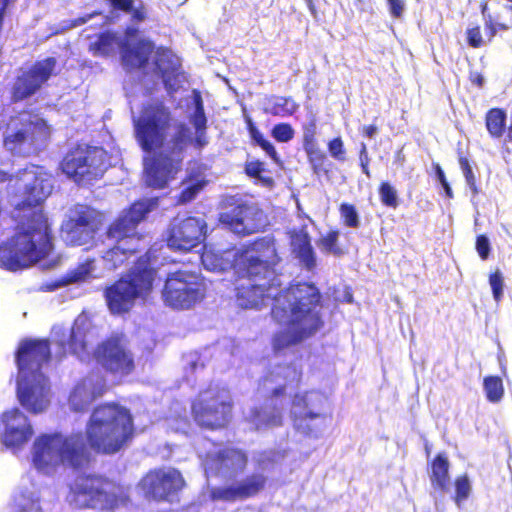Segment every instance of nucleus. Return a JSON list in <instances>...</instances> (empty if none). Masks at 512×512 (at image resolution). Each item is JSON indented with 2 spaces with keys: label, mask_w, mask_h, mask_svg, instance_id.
I'll return each mask as SVG.
<instances>
[{
  "label": "nucleus",
  "mask_w": 512,
  "mask_h": 512,
  "mask_svg": "<svg viewBox=\"0 0 512 512\" xmlns=\"http://www.w3.org/2000/svg\"><path fill=\"white\" fill-rule=\"evenodd\" d=\"M135 437L130 410L115 402L97 405L86 423L85 433L40 434L33 443L32 462L41 473L50 475L60 467L82 470L97 454L114 455L125 449Z\"/></svg>",
  "instance_id": "f257e3e1"
},
{
  "label": "nucleus",
  "mask_w": 512,
  "mask_h": 512,
  "mask_svg": "<svg viewBox=\"0 0 512 512\" xmlns=\"http://www.w3.org/2000/svg\"><path fill=\"white\" fill-rule=\"evenodd\" d=\"M195 109L190 122L195 129V137L191 138L190 129L185 123H178L174 134L164 145L165 132L170 126L171 113L162 102L148 104L142 116L135 122V133L138 143L145 152L156 148L149 163L145 166V183L153 189H164L182 170L185 151L189 144L202 150L209 143L207 136V117L199 92H195Z\"/></svg>",
  "instance_id": "f03ea898"
},
{
  "label": "nucleus",
  "mask_w": 512,
  "mask_h": 512,
  "mask_svg": "<svg viewBox=\"0 0 512 512\" xmlns=\"http://www.w3.org/2000/svg\"><path fill=\"white\" fill-rule=\"evenodd\" d=\"M25 184L22 199L16 204V232L0 251V266L10 271L27 268L47 258L54 250L53 229L42 204L51 194L52 176L41 166L28 165L15 176Z\"/></svg>",
  "instance_id": "7ed1b4c3"
},
{
  "label": "nucleus",
  "mask_w": 512,
  "mask_h": 512,
  "mask_svg": "<svg viewBox=\"0 0 512 512\" xmlns=\"http://www.w3.org/2000/svg\"><path fill=\"white\" fill-rule=\"evenodd\" d=\"M322 294L314 283L300 281L290 283L273 296L271 317L286 327L277 332L272 340L275 352L295 346L313 337L324 326L319 308Z\"/></svg>",
  "instance_id": "20e7f679"
},
{
  "label": "nucleus",
  "mask_w": 512,
  "mask_h": 512,
  "mask_svg": "<svg viewBox=\"0 0 512 512\" xmlns=\"http://www.w3.org/2000/svg\"><path fill=\"white\" fill-rule=\"evenodd\" d=\"M50 360L48 339L27 338L19 343L15 353L19 373L16 392L20 404L30 413H41L49 404L48 379L41 370Z\"/></svg>",
  "instance_id": "39448f33"
},
{
  "label": "nucleus",
  "mask_w": 512,
  "mask_h": 512,
  "mask_svg": "<svg viewBox=\"0 0 512 512\" xmlns=\"http://www.w3.org/2000/svg\"><path fill=\"white\" fill-rule=\"evenodd\" d=\"M201 263L211 272H223L233 267L240 277L252 280L265 279L276 272L281 262L276 240L273 236H262L240 247L233 259L224 256V253L204 248L201 254Z\"/></svg>",
  "instance_id": "423d86ee"
},
{
  "label": "nucleus",
  "mask_w": 512,
  "mask_h": 512,
  "mask_svg": "<svg viewBox=\"0 0 512 512\" xmlns=\"http://www.w3.org/2000/svg\"><path fill=\"white\" fill-rule=\"evenodd\" d=\"M67 498L77 509L114 511L130 502V488L103 473H84L69 485Z\"/></svg>",
  "instance_id": "0eeeda50"
},
{
  "label": "nucleus",
  "mask_w": 512,
  "mask_h": 512,
  "mask_svg": "<svg viewBox=\"0 0 512 512\" xmlns=\"http://www.w3.org/2000/svg\"><path fill=\"white\" fill-rule=\"evenodd\" d=\"M157 276L148 253L138 256L126 277H121L106 287L104 297L109 311L114 315L128 313L137 298L147 297Z\"/></svg>",
  "instance_id": "6e6552de"
},
{
  "label": "nucleus",
  "mask_w": 512,
  "mask_h": 512,
  "mask_svg": "<svg viewBox=\"0 0 512 512\" xmlns=\"http://www.w3.org/2000/svg\"><path fill=\"white\" fill-rule=\"evenodd\" d=\"M110 157L101 147L76 144L59 163L61 172L78 186H90L100 180L110 166Z\"/></svg>",
  "instance_id": "1a4fd4ad"
},
{
  "label": "nucleus",
  "mask_w": 512,
  "mask_h": 512,
  "mask_svg": "<svg viewBox=\"0 0 512 512\" xmlns=\"http://www.w3.org/2000/svg\"><path fill=\"white\" fill-rule=\"evenodd\" d=\"M326 403V396L318 390L296 393L292 405L298 410L291 415L294 430L305 438L321 436L332 419V415L324 411Z\"/></svg>",
  "instance_id": "9d476101"
},
{
  "label": "nucleus",
  "mask_w": 512,
  "mask_h": 512,
  "mask_svg": "<svg viewBox=\"0 0 512 512\" xmlns=\"http://www.w3.org/2000/svg\"><path fill=\"white\" fill-rule=\"evenodd\" d=\"M8 132L3 137V146L13 154L24 150L38 152L46 146L51 137V129L46 120L29 115L12 117Z\"/></svg>",
  "instance_id": "9b49d317"
},
{
  "label": "nucleus",
  "mask_w": 512,
  "mask_h": 512,
  "mask_svg": "<svg viewBox=\"0 0 512 512\" xmlns=\"http://www.w3.org/2000/svg\"><path fill=\"white\" fill-rule=\"evenodd\" d=\"M206 285L197 273L177 270L169 273L162 289L164 302L171 308L186 310L205 298Z\"/></svg>",
  "instance_id": "f8f14e48"
},
{
  "label": "nucleus",
  "mask_w": 512,
  "mask_h": 512,
  "mask_svg": "<svg viewBox=\"0 0 512 512\" xmlns=\"http://www.w3.org/2000/svg\"><path fill=\"white\" fill-rule=\"evenodd\" d=\"M103 215L95 208L75 204L60 227L61 236L69 246H83L95 239L102 228Z\"/></svg>",
  "instance_id": "ddd939ff"
},
{
  "label": "nucleus",
  "mask_w": 512,
  "mask_h": 512,
  "mask_svg": "<svg viewBox=\"0 0 512 512\" xmlns=\"http://www.w3.org/2000/svg\"><path fill=\"white\" fill-rule=\"evenodd\" d=\"M233 404L218 392L206 389L200 391L191 402V416L203 429L219 430L225 428L232 417Z\"/></svg>",
  "instance_id": "4468645a"
},
{
  "label": "nucleus",
  "mask_w": 512,
  "mask_h": 512,
  "mask_svg": "<svg viewBox=\"0 0 512 512\" xmlns=\"http://www.w3.org/2000/svg\"><path fill=\"white\" fill-rule=\"evenodd\" d=\"M138 486L146 499L157 503H171L186 487V480L177 468L159 467L148 470Z\"/></svg>",
  "instance_id": "2eb2a0df"
},
{
  "label": "nucleus",
  "mask_w": 512,
  "mask_h": 512,
  "mask_svg": "<svg viewBox=\"0 0 512 512\" xmlns=\"http://www.w3.org/2000/svg\"><path fill=\"white\" fill-rule=\"evenodd\" d=\"M221 205L218 221L235 234L248 236L262 229V211L255 205L232 195L225 197Z\"/></svg>",
  "instance_id": "dca6fc26"
},
{
  "label": "nucleus",
  "mask_w": 512,
  "mask_h": 512,
  "mask_svg": "<svg viewBox=\"0 0 512 512\" xmlns=\"http://www.w3.org/2000/svg\"><path fill=\"white\" fill-rule=\"evenodd\" d=\"M207 229V223L202 218L174 217L166 230L165 241L173 251L188 252L206 239Z\"/></svg>",
  "instance_id": "f3484780"
},
{
  "label": "nucleus",
  "mask_w": 512,
  "mask_h": 512,
  "mask_svg": "<svg viewBox=\"0 0 512 512\" xmlns=\"http://www.w3.org/2000/svg\"><path fill=\"white\" fill-rule=\"evenodd\" d=\"M93 357L98 365L113 375L127 376L135 369L133 355L118 335H111L101 341L95 347Z\"/></svg>",
  "instance_id": "a211bd4d"
},
{
  "label": "nucleus",
  "mask_w": 512,
  "mask_h": 512,
  "mask_svg": "<svg viewBox=\"0 0 512 512\" xmlns=\"http://www.w3.org/2000/svg\"><path fill=\"white\" fill-rule=\"evenodd\" d=\"M150 210V204L135 201L107 226V238L117 243L140 245L142 236L137 232V227Z\"/></svg>",
  "instance_id": "6ab92c4d"
},
{
  "label": "nucleus",
  "mask_w": 512,
  "mask_h": 512,
  "mask_svg": "<svg viewBox=\"0 0 512 512\" xmlns=\"http://www.w3.org/2000/svg\"><path fill=\"white\" fill-rule=\"evenodd\" d=\"M56 63L54 57H47L36 61L30 68L22 71L15 78L11 88V102L18 103L36 94L53 75Z\"/></svg>",
  "instance_id": "aec40b11"
},
{
  "label": "nucleus",
  "mask_w": 512,
  "mask_h": 512,
  "mask_svg": "<svg viewBox=\"0 0 512 512\" xmlns=\"http://www.w3.org/2000/svg\"><path fill=\"white\" fill-rule=\"evenodd\" d=\"M302 371L292 363L278 365L277 370L268 371L258 381V391L270 402L285 398L289 384L299 385Z\"/></svg>",
  "instance_id": "412c9836"
},
{
  "label": "nucleus",
  "mask_w": 512,
  "mask_h": 512,
  "mask_svg": "<svg viewBox=\"0 0 512 512\" xmlns=\"http://www.w3.org/2000/svg\"><path fill=\"white\" fill-rule=\"evenodd\" d=\"M267 481L263 473H251L235 485L212 487L209 499L214 502H235L254 498L265 490Z\"/></svg>",
  "instance_id": "4be33fe9"
},
{
  "label": "nucleus",
  "mask_w": 512,
  "mask_h": 512,
  "mask_svg": "<svg viewBox=\"0 0 512 512\" xmlns=\"http://www.w3.org/2000/svg\"><path fill=\"white\" fill-rule=\"evenodd\" d=\"M248 464L246 452L240 448L227 446L205 457V469L214 476H225L242 472Z\"/></svg>",
  "instance_id": "5701e85b"
},
{
  "label": "nucleus",
  "mask_w": 512,
  "mask_h": 512,
  "mask_svg": "<svg viewBox=\"0 0 512 512\" xmlns=\"http://www.w3.org/2000/svg\"><path fill=\"white\" fill-rule=\"evenodd\" d=\"M4 424L2 442L9 448H20L33 435V428L28 417L18 408H13L1 415Z\"/></svg>",
  "instance_id": "b1692460"
},
{
  "label": "nucleus",
  "mask_w": 512,
  "mask_h": 512,
  "mask_svg": "<svg viewBox=\"0 0 512 512\" xmlns=\"http://www.w3.org/2000/svg\"><path fill=\"white\" fill-rule=\"evenodd\" d=\"M153 64L162 78L163 85L169 94L177 92L181 87V63L179 58L168 47L160 46L154 50Z\"/></svg>",
  "instance_id": "393cba45"
},
{
  "label": "nucleus",
  "mask_w": 512,
  "mask_h": 512,
  "mask_svg": "<svg viewBox=\"0 0 512 512\" xmlns=\"http://www.w3.org/2000/svg\"><path fill=\"white\" fill-rule=\"evenodd\" d=\"M302 147L307 156L308 163L313 173L327 174V156L321 150L317 140V121L313 117L308 122L302 124Z\"/></svg>",
  "instance_id": "a878e982"
},
{
  "label": "nucleus",
  "mask_w": 512,
  "mask_h": 512,
  "mask_svg": "<svg viewBox=\"0 0 512 512\" xmlns=\"http://www.w3.org/2000/svg\"><path fill=\"white\" fill-rule=\"evenodd\" d=\"M155 50V44L149 39H139L134 45L124 42L121 45L122 65L128 71L144 69L148 66Z\"/></svg>",
  "instance_id": "bb28decb"
},
{
  "label": "nucleus",
  "mask_w": 512,
  "mask_h": 512,
  "mask_svg": "<svg viewBox=\"0 0 512 512\" xmlns=\"http://www.w3.org/2000/svg\"><path fill=\"white\" fill-rule=\"evenodd\" d=\"M275 272L265 279L252 280L253 283L241 285L236 288V297L239 305L245 309L260 308L265 305L266 301L272 297L270 294L271 284L268 280Z\"/></svg>",
  "instance_id": "cd10ccee"
},
{
  "label": "nucleus",
  "mask_w": 512,
  "mask_h": 512,
  "mask_svg": "<svg viewBox=\"0 0 512 512\" xmlns=\"http://www.w3.org/2000/svg\"><path fill=\"white\" fill-rule=\"evenodd\" d=\"M106 386L104 383L95 384L90 379H82L71 391L68 402L74 412L86 411L91 403L104 395Z\"/></svg>",
  "instance_id": "c85d7f7f"
},
{
  "label": "nucleus",
  "mask_w": 512,
  "mask_h": 512,
  "mask_svg": "<svg viewBox=\"0 0 512 512\" xmlns=\"http://www.w3.org/2000/svg\"><path fill=\"white\" fill-rule=\"evenodd\" d=\"M57 356L75 355L79 358L87 354V329L80 325H73L68 332H62L57 341Z\"/></svg>",
  "instance_id": "c756f323"
},
{
  "label": "nucleus",
  "mask_w": 512,
  "mask_h": 512,
  "mask_svg": "<svg viewBox=\"0 0 512 512\" xmlns=\"http://www.w3.org/2000/svg\"><path fill=\"white\" fill-rule=\"evenodd\" d=\"M109 5L116 11H121L130 15V25L124 29L126 39L135 38L140 31L137 25L148 19V7L143 1L135 5L134 0H107Z\"/></svg>",
  "instance_id": "7c9ffc66"
},
{
  "label": "nucleus",
  "mask_w": 512,
  "mask_h": 512,
  "mask_svg": "<svg viewBox=\"0 0 512 512\" xmlns=\"http://www.w3.org/2000/svg\"><path fill=\"white\" fill-rule=\"evenodd\" d=\"M292 251L307 270L316 266L315 252L311 244V237L306 229H293L288 233Z\"/></svg>",
  "instance_id": "2f4dec72"
},
{
  "label": "nucleus",
  "mask_w": 512,
  "mask_h": 512,
  "mask_svg": "<svg viewBox=\"0 0 512 512\" xmlns=\"http://www.w3.org/2000/svg\"><path fill=\"white\" fill-rule=\"evenodd\" d=\"M248 423L256 431L278 428L284 424L282 408L273 405L270 408L255 407L247 418Z\"/></svg>",
  "instance_id": "473e14b6"
},
{
  "label": "nucleus",
  "mask_w": 512,
  "mask_h": 512,
  "mask_svg": "<svg viewBox=\"0 0 512 512\" xmlns=\"http://www.w3.org/2000/svg\"><path fill=\"white\" fill-rule=\"evenodd\" d=\"M450 462L446 452L437 453L428 463V475L431 486L445 492L450 484Z\"/></svg>",
  "instance_id": "72a5a7b5"
},
{
  "label": "nucleus",
  "mask_w": 512,
  "mask_h": 512,
  "mask_svg": "<svg viewBox=\"0 0 512 512\" xmlns=\"http://www.w3.org/2000/svg\"><path fill=\"white\" fill-rule=\"evenodd\" d=\"M140 251V245H136L135 243L124 244L115 242V245L109 248L102 258L107 268L114 270L126 266L130 262V259L136 256Z\"/></svg>",
  "instance_id": "f704fd0d"
},
{
  "label": "nucleus",
  "mask_w": 512,
  "mask_h": 512,
  "mask_svg": "<svg viewBox=\"0 0 512 512\" xmlns=\"http://www.w3.org/2000/svg\"><path fill=\"white\" fill-rule=\"evenodd\" d=\"M94 259L88 258L85 261L77 264L74 268L68 270L64 275L58 278L55 282L48 285V290H54L59 287L67 286L70 284L83 283L88 280L93 270Z\"/></svg>",
  "instance_id": "c9c22d12"
},
{
  "label": "nucleus",
  "mask_w": 512,
  "mask_h": 512,
  "mask_svg": "<svg viewBox=\"0 0 512 512\" xmlns=\"http://www.w3.org/2000/svg\"><path fill=\"white\" fill-rule=\"evenodd\" d=\"M341 231L331 228L317 240V246L326 254L342 257L348 253V246L340 243Z\"/></svg>",
  "instance_id": "e433bc0d"
},
{
  "label": "nucleus",
  "mask_w": 512,
  "mask_h": 512,
  "mask_svg": "<svg viewBox=\"0 0 512 512\" xmlns=\"http://www.w3.org/2000/svg\"><path fill=\"white\" fill-rule=\"evenodd\" d=\"M507 115L504 109L494 107L485 114V126L492 138H501L506 130Z\"/></svg>",
  "instance_id": "4c0bfd02"
},
{
  "label": "nucleus",
  "mask_w": 512,
  "mask_h": 512,
  "mask_svg": "<svg viewBox=\"0 0 512 512\" xmlns=\"http://www.w3.org/2000/svg\"><path fill=\"white\" fill-rule=\"evenodd\" d=\"M267 111L273 116L289 117L299 108L298 103L291 96H272L268 99Z\"/></svg>",
  "instance_id": "58836bf2"
},
{
  "label": "nucleus",
  "mask_w": 512,
  "mask_h": 512,
  "mask_svg": "<svg viewBox=\"0 0 512 512\" xmlns=\"http://www.w3.org/2000/svg\"><path fill=\"white\" fill-rule=\"evenodd\" d=\"M118 37L113 31H104L98 34L96 40L89 45V50L95 56L106 57L114 50Z\"/></svg>",
  "instance_id": "ea45409f"
},
{
  "label": "nucleus",
  "mask_w": 512,
  "mask_h": 512,
  "mask_svg": "<svg viewBox=\"0 0 512 512\" xmlns=\"http://www.w3.org/2000/svg\"><path fill=\"white\" fill-rule=\"evenodd\" d=\"M483 390L488 402L496 404L502 401L505 395L503 381L498 375H488L483 378Z\"/></svg>",
  "instance_id": "a19ab883"
},
{
  "label": "nucleus",
  "mask_w": 512,
  "mask_h": 512,
  "mask_svg": "<svg viewBox=\"0 0 512 512\" xmlns=\"http://www.w3.org/2000/svg\"><path fill=\"white\" fill-rule=\"evenodd\" d=\"M245 122L247 131L253 142L259 147H261L266 152V154L269 157H271L275 162H278L279 157L275 147L273 146L272 143H270L267 139L264 138L263 134L259 131L251 117L246 116Z\"/></svg>",
  "instance_id": "79ce46f5"
},
{
  "label": "nucleus",
  "mask_w": 512,
  "mask_h": 512,
  "mask_svg": "<svg viewBox=\"0 0 512 512\" xmlns=\"http://www.w3.org/2000/svg\"><path fill=\"white\" fill-rule=\"evenodd\" d=\"M265 170V164L260 160L246 162L244 165V172L248 177L258 179L264 187L272 188L275 181L271 176L262 175Z\"/></svg>",
  "instance_id": "37998d69"
},
{
  "label": "nucleus",
  "mask_w": 512,
  "mask_h": 512,
  "mask_svg": "<svg viewBox=\"0 0 512 512\" xmlns=\"http://www.w3.org/2000/svg\"><path fill=\"white\" fill-rule=\"evenodd\" d=\"M341 223L344 227L357 229L361 225L360 216L356 206L352 203L342 202L338 207Z\"/></svg>",
  "instance_id": "c03bdc74"
},
{
  "label": "nucleus",
  "mask_w": 512,
  "mask_h": 512,
  "mask_svg": "<svg viewBox=\"0 0 512 512\" xmlns=\"http://www.w3.org/2000/svg\"><path fill=\"white\" fill-rule=\"evenodd\" d=\"M378 194L382 205L396 209L399 206L397 190L388 181H382L378 186Z\"/></svg>",
  "instance_id": "a18cd8bd"
},
{
  "label": "nucleus",
  "mask_w": 512,
  "mask_h": 512,
  "mask_svg": "<svg viewBox=\"0 0 512 512\" xmlns=\"http://www.w3.org/2000/svg\"><path fill=\"white\" fill-rule=\"evenodd\" d=\"M207 181L203 179H197L195 181L190 182L186 187H184L181 192L177 196L178 204H186L194 200L197 195L204 189Z\"/></svg>",
  "instance_id": "49530a36"
},
{
  "label": "nucleus",
  "mask_w": 512,
  "mask_h": 512,
  "mask_svg": "<svg viewBox=\"0 0 512 512\" xmlns=\"http://www.w3.org/2000/svg\"><path fill=\"white\" fill-rule=\"evenodd\" d=\"M455 496L454 501L459 505L462 501L466 500L471 491V485L467 474L459 475L454 481Z\"/></svg>",
  "instance_id": "de8ad7c7"
},
{
  "label": "nucleus",
  "mask_w": 512,
  "mask_h": 512,
  "mask_svg": "<svg viewBox=\"0 0 512 512\" xmlns=\"http://www.w3.org/2000/svg\"><path fill=\"white\" fill-rule=\"evenodd\" d=\"M295 131L290 123H277L271 129V136L280 143H286L294 138Z\"/></svg>",
  "instance_id": "09e8293b"
},
{
  "label": "nucleus",
  "mask_w": 512,
  "mask_h": 512,
  "mask_svg": "<svg viewBox=\"0 0 512 512\" xmlns=\"http://www.w3.org/2000/svg\"><path fill=\"white\" fill-rule=\"evenodd\" d=\"M458 162H459L460 168L464 174L466 183L469 186L470 190L472 191L473 196L478 195L479 188L477 186L476 177L473 173V170L470 166L468 159L465 156L460 155L458 157Z\"/></svg>",
  "instance_id": "8fccbe9b"
},
{
  "label": "nucleus",
  "mask_w": 512,
  "mask_h": 512,
  "mask_svg": "<svg viewBox=\"0 0 512 512\" xmlns=\"http://www.w3.org/2000/svg\"><path fill=\"white\" fill-rule=\"evenodd\" d=\"M489 284L491 286L492 295L496 302H500L503 298L504 279L499 269L489 274Z\"/></svg>",
  "instance_id": "3c124183"
},
{
  "label": "nucleus",
  "mask_w": 512,
  "mask_h": 512,
  "mask_svg": "<svg viewBox=\"0 0 512 512\" xmlns=\"http://www.w3.org/2000/svg\"><path fill=\"white\" fill-rule=\"evenodd\" d=\"M328 151L332 158L337 161L343 162L346 160V150L344 147V142L340 136H337L331 139L327 143Z\"/></svg>",
  "instance_id": "603ef678"
},
{
  "label": "nucleus",
  "mask_w": 512,
  "mask_h": 512,
  "mask_svg": "<svg viewBox=\"0 0 512 512\" xmlns=\"http://www.w3.org/2000/svg\"><path fill=\"white\" fill-rule=\"evenodd\" d=\"M467 44L472 48H480L484 45V39L481 34V28L476 25L466 30Z\"/></svg>",
  "instance_id": "864d4df0"
},
{
  "label": "nucleus",
  "mask_w": 512,
  "mask_h": 512,
  "mask_svg": "<svg viewBox=\"0 0 512 512\" xmlns=\"http://www.w3.org/2000/svg\"><path fill=\"white\" fill-rule=\"evenodd\" d=\"M475 248L482 260H487L490 256L491 245L488 237L484 234L476 237Z\"/></svg>",
  "instance_id": "5fc2aeb1"
},
{
  "label": "nucleus",
  "mask_w": 512,
  "mask_h": 512,
  "mask_svg": "<svg viewBox=\"0 0 512 512\" xmlns=\"http://www.w3.org/2000/svg\"><path fill=\"white\" fill-rule=\"evenodd\" d=\"M390 15L393 18H401L404 11V2L402 0H387Z\"/></svg>",
  "instance_id": "6e6d98bb"
},
{
  "label": "nucleus",
  "mask_w": 512,
  "mask_h": 512,
  "mask_svg": "<svg viewBox=\"0 0 512 512\" xmlns=\"http://www.w3.org/2000/svg\"><path fill=\"white\" fill-rule=\"evenodd\" d=\"M484 26L487 33L488 41L491 42L493 38L496 36L498 30L496 27V22L494 21L492 15L489 13L488 16L485 17Z\"/></svg>",
  "instance_id": "4d7b16f0"
},
{
  "label": "nucleus",
  "mask_w": 512,
  "mask_h": 512,
  "mask_svg": "<svg viewBox=\"0 0 512 512\" xmlns=\"http://www.w3.org/2000/svg\"><path fill=\"white\" fill-rule=\"evenodd\" d=\"M378 132V127L375 124L365 125L361 128L360 133L363 137L373 138Z\"/></svg>",
  "instance_id": "13d9d810"
},
{
  "label": "nucleus",
  "mask_w": 512,
  "mask_h": 512,
  "mask_svg": "<svg viewBox=\"0 0 512 512\" xmlns=\"http://www.w3.org/2000/svg\"><path fill=\"white\" fill-rule=\"evenodd\" d=\"M469 80L478 88H481L484 84V78L480 72H471L469 75Z\"/></svg>",
  "instance_id": "bf43d9fd"
},
{
  "label": "nucleus",
  "mask_w": 512,
  "mask_h": 512,
  "mask_svg": "<svg viewBox=\"0 0 512 512\" xmlns=\"http://www.w3.org/2000/svg\"><path fill=\"white\" fill-rule=\"evenodd\" d=\"M433 169H434L435 175L437 177V180L440 182V184L447 181L446 175H445L442 167L440 166V164L433 163Z\"/></svg>",
  "instance_id": "052dcab7"
},
{
  "label": "nucleus",
  "mask_w": 512,
  "mask_h": 512,
  "mask_svg": "<svg viewBox=\"0 0 512 512\" xmlns=\"http://www.w3.org/2000/svg\"><path fill=\"white\" fill-rule=\"evenodd\" d=\"M1 6H0V23L3 24L4 21V15L5 11L8 8L9 5L15 3L17 0H0Z\"/></svg>",
  "instance_id": "680f3d73"
},
{
  "label": "nucleus",
  "mask_w": 512,
  "mask_h": 512,
  "mask_svg": "<svg viewBox=\"0 0 512 512\" xmlns=\"http://www.w3.org/2000/svg\"><path fill=\"white\" fill-rule=\"evenodd\" d=\"M370 159L367 154L366 146L363 144L360 151V165L365 164L369 165Z\"/></svg>",
  "instance_id": "e2e57ef3"
},
{
  "label": "nucleus",
  "mask_w": 512,
  "mask_h": 512,
  "mask_svg": "<svg viewBox=\"0 0 512 512\" xmlns=\"http://www.w3.org/2000/svg\"><path fill=\"white\" fill-rule=\"evenodd\" d=\"M441 186L444 189L445 196L448 199H452L454 197V194H453V191H452V188H451L449 182L445 181L444 183L441 184Z\"/></svg>",
  "instance_id": "0e129e2a"
},
{
  "label": "nucleus",
  "mask_w": 512,
  "mask_h": 512,
  "mask_svg": "<svg viewBox=\"0 0 512 512\" xmlns=\"http://www.w3.org/2000/svg\"><path fill=\"white\" fill-rule=\"evenodd\" d=\"M496 27H497L498 31H507L509 29H512V17L510 19V23L509 24H507V23H497L496 22Z\"/></svg>",
  "instance_id": "69168bd1"
},
{
  "label": "nucleus",
  "mask_w": 512,
  "mask_h": 512,
  "mask_svg": "<svg viewBox=\"0 0 512 512\" xmlns=\"http://www.w3.org/2000/svg\"><path fill=\"white\" fill-rule=\"evenodd\" d=\"M13 177V175H10L5 171L0 170V182L12 181Z\"/></svg>",
  "instance_id": "338daca9"
},
{
  "label": "nucleus",
  "mask_w": 512,
  "mask_h": 512,
  "mask_svg": "<svg viewBox=\"0 0 512 512\" xmlns=\"http://www.w3.org/2000/svg\"><path fill=\"white\" fill-rule=\"evenodd\" d=\"M480 7H481V13H482L483 17L484 18L487 17L488 16V14H487L488 4L486 2H482L480 4Z\"/></svg>",
  "instance_id": "774afa93"
}]
</instances>
